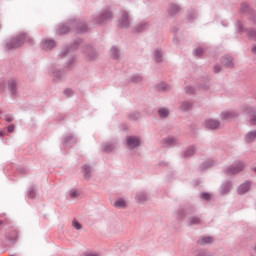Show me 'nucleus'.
I'll return each instance as SVG.
<instances>
[{"label": "nucleus", "mask_w": 256, "mask_h": 256, "mask_svg": "<svg viewBox=\"0 0 256 256\" xmlns=\"http://www.w3.org/2000/svg\"><path fill=\"white\" fill-rule=\"evenodd\" d=\"M27 36L25 34H21L20 36L13 38L9 42L6 43V49L11 50V49H17V47H21L23 43H25V39Z\"/></svg>", "instance_id": "1"}, {"label": "nucleus", "mask_w": 256, "mask_h": 256, "mask_svg": "<svg viewBox=\"0 0 256 256\" xmlns=\"http://www.w3.org/2000/svg\"><path fill=\"white\" fill-rule=\"evenodd\" d=\"M244 167H245V164H243L242 162H239L231 166L230 168H228L226 170V173H228V175H237V173H240V171H243Z\"/></svg>", "instance_id": "2"}, {"label": "nucleus", "mask_w": 256, "mask_h": 256, "mask_svg": "<svg viewBox=\"0 0 256 256\" xmlns=\"http://www.w3.org/2000/svg\"><path fill=\"white\" fill-rule=\"evenodd\" d=\"M140 141L137 137L130 136L127 138V145L131 147V149H135V147H139Z\"/></svg>", "instance_id": "3"}, {"label": "nucleus", "mask_w": 256, "mask_h": 256, "mask_svg": "<svg viewBox=\"0 0 256 256\" xmlns=\"http://www.w3.org/2000/svg\"><path fill=\"white\" fill-rule=\"evenodd\" d=\"M237 117V113L231 111L222 112L223 121H231V119H235Z\"/></svg>", "instance_id": "4"}, {"label": "nucleus", "mask_w": 256, "mask_h": 256, "mask_svg": "<svg viewBox=\"0 0 256 256\" xmlns=\"http://www.w3.org/2000/svg\"><path fill=\"white\" fill-rule=\"evenodd\" d=\"M250 188L251 184L249 182H245L244 184L240 185L238 188L239 195H245Z\"/></svg>", "instance_id": "5"}, {"label": "nucleus", "mask_w": 256, "mask_h": 256, "mask_svg": "<svg viewBox=\"0 0 256 256\" xmlns=\"http://www.w3.org/2000/svg\"><path fill=\"white\" fill-rule=\"evenodd\" d=\"M205 126L207 129H217L219 127V121L217 120H206Z\"/></svg>", "instance_id": "6"}, {"label": "nucleus", "mask_w": 256, "mask_h": 256, "mask_svg": "<svg viewBox=\"0 0 256 256\" xmlns=\"http://www.w3.org/2000/svg\"><path fill=\"white\" fill-rule=\"evenodd\" d=\"M43 43V49H53L55 47V41L53 40H45Z\"/></svg>", "instance_id": "7"}, {"label": "nucleus", "mask_w": 256, "mask_h": 256, "mask_svg": "<svg viewBox=\"0 0 256 256\" xmlns=\"http://www.w3.org/2000/svg\"><path fill=\"white\" fill-rule=\"evenodd\" d=\"M114 207H117L118 209H125V207H127V202H125L123 199H118L114 203Z\"/></svg>", "instance_id": "8"}, {"label": "nucleus", "mask_w": 256, "mask_h": 256, "mask_svg": "<svg viewBox=\"0 0 256 256\" xmlns=\"http://www.w3.org/2000/svg\"><path fill=\"white\" fill-rule=\"evenodd\" d=\"M256 139V132H250L246 134L245 141L247 143H251L252 141H255Z\"/></svg>", "instance_id": "9"}, {"label": "nucleus", "mask_w": 256, "mask_h": 256, "mask_svg": "<svg viewBox=\"0 0 256 256\" xmlns=\"http://www.w3.org/2000/svg\"><path fill=\"white\" fill-rule=\"evenodd\" d=\"M223 65H226V67H233V58L231 57H224L222 59Z\"/></svg>", "instance_id": "10"}, {"label": "nucleus", "mask_w": 256, "mask_h": 256, "mask_svg": "<svg viewBox=\"0 0 256 256\" xmlns=\"http://www.w3.org/2000/svg\"><path fill=\"white\" fill-rule=\"evenodd\" d=\"M247 113L249 114V117H250V123L252 125H256V115H255V111L251 110H247Z\"/></svg>", "instance_id": "11"}, {"label": "nucleus", "mask_w": 256, "mask_h": 256, "mask_svg": "<svg viewBox=\"0 0 256 256\" xmlns=\"http://www.w3.org/2000/svg\"><path fill=\"white\" fill-rule=\"evenodd\" d=\"M83 173H84V177L86 179H89V177H91V175L89 173H91V168L87 165L83 166Z\"/></svg>", "instance_id": "12"}, {"label": "nucleus", "mask_w": 256, "mask_h": 256, "mask_svg": "<svg viewBox=\"0 0 256 256\" xmlns=\"http://www.w3.org/2000/svg\"><path fill=\"white\" fill-rule=\"evenodd\" d=\"M198 243H200V245H205V243H213V238L204 237L201 240H199Z\"/></svg>", "instance_id": "13"}, {"label": "nucleus", "mask_w": 256, "mask_h": 256, "mask_svg": "<svg viewBox=\"0 0 256 256\" xmlns=\"http://www.w3.org/2000/svg\"><path fill=\"white\" fill-rule=\"evenodd\" d=\"M158 114L161 117H167V115H169V110H167L166 108H161L158 110Z\"/></svg>", "instance_id": "14"}, {"label": "nucleus", "mask_w": 256, "mask_h": 256, "mask_svg": "<svg viewBox=\"0 0 256 256\" xmlns=\"http://www.w3.org/2000/svg\"><path fill=\"white\" fill-rule=\"evenodd\" d=\"M195 153V148H189L186 153L185 156L186 157H191V155H193Z\"/></svg>", "instance_id": "15"}, {"label": "nucleus", "mask_w": 256, "mask_h": 256, "mask_svg": "<svg viewBox=\"0 0 256 256\" xmlns=\"http://www.w3.org/2000/svg\"><path fill=\"white\" fill-rule=\"evenodd\" d=\"M194 55H196L197 57H201V55H203V48H197L194 51Z\"/></svg>", "instance_id": "16"}, {"label": "nucleus", "mask_w": 256, "mask_h": 256, "mask_svg": "<svg viewBox=\"0 0 256 256\" xmlns=\"http://www.w3.org/2000/svg\"><path fill=\"white\" fill-rule=\"evenodd\" d=\"M182 109H183V111H187V110L191 109V103L185 102L182 105Z\"/></svg>", "instance_id": "17"}, {"label": "nucleus", "mask_w": 256, "mask_h": 256, "mask_svg": "<svg viewBox=\"0 0 256 256\" xmlns=\"http://www.w3.org/2000/svg\"><path fill=\"white\" fill-rule=\"evenodd\" d=\"M175 141H176L175 138L170 137L165 140V143H166V145H173L175 143Z\"/></svg>", "instance_id": "18"}, {"label": "nucleus", "mask_w": 256, "mask_h": 256, "mask_svg": "<svg viewBox=\"0 0 256 256\" xmlns=\"http://www.w3.org/2000/svg\"><path fill=\"white\" fill-rule=\"evenodd\" d=\"M72 225L75 227V229H81V223H79L77 220H73Z\"/></svg>", "instance_id": "19"}, {"label": "nucleus", "mask_w": 256, "mask_h": 256, "mask_svg": "<svg viewBox=\"0 0 256 256\" xmlns=\"http://www.w3.org/2000/svg\"><path fill=\"white\" fill-rule=\"evenodd\" d=\"M70 195H71V197H79V195H81V193L77 190H72L70 192Z\"/></svg>", "instance_id": "20"}, {"label": "nucleus", "mask_w": 256, "mask_h": 256, "mask_svg": "<svg viewBox=\"0 0 256 256\" xmlns=\"http://www.w3.org/2000/svg\"><path fill=\"white\" fill-rule=\"evenodd\" d=\"M201 198L205 199L206 201H209V199H211V195L208 193H203L201 194Z\"/></svg>", "instance_id": "21"}, {"label": "nucleus", "mask_w": 256, "mask_h": 256, "mask_svg": "<svg viewBox=\"0 0 256 256\" xmlns=\"http://www.w3.org/2000/svg\"><path fill=\"white\" fill-rule=\"evenodd\" d=\"M111 17V12H106L105 14L102 15V20L110 19Z\"/></svg>", "instance_id": "22"}, {"label": "nucleus", "mask_w": 256, "mask_h": 256, "mask_svg": "<svg viewBox=\"0 0 256 256\" xmlns=\"http://www.w3.org/2000/svg\"><path fill=\"white\" fill-rule=\"evenodd\" d=\"M198 223H201V220L199 218H193L191 220V225H198Z\"/></svg>", "instance_id": "23"}, {"label": "nucleus", "mask_w": 256, "mask_h": 256, "mask_svg": "<svg viewBox=\"0 0 256 256\" xmlns=\"http://www.w3.org/2000/svg\"><path fill=\"white\" fill-rule=\"evenodd\" d=\"M249 37H256V31L255 30H251L248 32Z\"/></svg>", "instance_id": "24"}, {"label": "nucleus", "mask_w": 256, "mask_h": 256, "mask_svg": "<svg viewBox=\"0 0 256 256\" xmlns=\"http://www.w3.org/2000/svg\"><path fill=\"white\" fill-rule=\"evenodd\" d=\"M15 87H16L15 82H11V83L9 84V89H11L12 93H13V89H14Z\"/></svg>", "instance_id": "25"}, {"label": "nucleus", "mask_w": 256, "mask_h": 256, "mask_svg": "<svg viewBox=\"0 0 256 256\" xmlns=\"http://www.w3.org/2000/svg\"><path fill=\"white\" fill-rule=\"evenodd\" d=\"M127 25H129V22L127 21V14H125L123 26L127 27Z\"/></svg>", "instance_id": "26"}, {"label": "nucleus", "mask_w": 256, "mask_h": 256, "mask_svg": "<svg viewBox=\"0 0 256 256\" xmlns=\"http://www.w3.org/2000/svg\"><path fill=\"white\" fill-rule=\"evenodd\" d=\"M14 130H15V126H9L8 127V132L9 133H13Z\"/></svg>", "instance_id": "27"}, {"label": "nucleus", "mask_w": 256, "mask_h": 256, "mask_svg": "<svg viewBox=\"0 0 256 256\" xmlns=\"http://www.w3.org/2000/svg\"><path fill=\"white\" fill-rule=\"evenodd\" d=\"M156 57H157V61H161V59H159V57H161V52L156 51Z\"/></svg>", "instance_id": "28"}, {"label": "nucleus", "mask_w": 256, "mask_h": 256, "mask_svg": "<svg viewBox=\"0 0 256 256\" xmlns=\"http://www.w3.org/2000/svg\"><path fill=\"white\" fill-rule=\"evenodd\" d=\"M29 197H31V199H33V197H35V191L34 190L30 191Z\"/></svg>", "instance_id": "29"}, {"label": "nucleus", "mask_w": 256, "mask_h": 256, "mask_svg": "<svg viewBox=\"0 0 256 256\" xmlns=\"http://www.w3.org/2000/svg\"><path fill=\"white\" fill-rule=\"evenodd\" d=\"M214 71H215V73H219V71H221V69L219 68V66H215Z\"/></svg>", "instance_id": "30"}, {"label": "nucleus", "mask_w": 256, "mask_h": 256, "mask_svg": "<svg viewBox=\"0 0 256 256\" xmlns=\"http://www.w3.org/2000/svg\"><path fill=\"white\" fill-rule=\"evenodd\" d=\"M85 256H97V254L89 252V253H86Z\"/></svg>", "instance_id": "31"}, {"label": "nucleus", "mask_w": 256, "mask_h": 256, "mask_svg": "<svg viewBox=\"0 0 256 256\" xmlns=\"http://www.w3.org/2000/svg\"><path fill=\"white\" fill-rule=\"evenodd\" d=\"M229 189H231V185H227V190L226 191H224V193H227V191H229Z\"/></svg>", "instance_id": "32"}, {"label": "nucleus", "mask_w": 256, "mask_h": 256, "mask_svg": "<svg viewBox=\"0 0 256 256\" xmlns=\"http://www.w3.org/2000/svg\"><path fill=\"white\" fill-rule=\"evenodd\" d=\"M65 30H60V33H67V28H64Z\"/></svg>", "instance_id": "33"}, {"label": "nucleus", "mask_w": 256, "mask_h": 256, "mask_svg": "<svg viewBox=\"0 0 256 256\" xmlns=\"http://www.w3.org/2000/svg\"><path fill=\"white\" fill-rule=\"evenodd\" d=\"M252 52L256 53V45L252 48Z\"/></svg>", "instance_id": "34"}, {"label": "nucleus", "mask_w": 256, "mask_h": 256, "mask_svg": "<svg viewBox=\"0 0 256 256\" xmlns=\"http://www.w3.org/2000/svg\"><path fill=\"white\" fill-rule=\"evenodd\" d=\"M112 51H114L115 55H117V49L116 48H112Z\"/></svg>", "instance_id": "35"}, {"label": "nucleus", "mask_w": 256, "mask_h": 256, "mask_svg": "<svg viewBox=\"0 0 256 256\" xmlns=\"http://www.w3.org/2000/svg\"><path fill=\"white\" fill-rule=\"evenodd\" d=\"M162 89H167V85L162 84Z\"/></svg>", "instance_id": "36"}, {"label": "nucleus", "mask_w": 256, "mask_h": 256, "mask_svg": "<svg viewBox=\"0 0 256 256\" xmlns=\"http://www.w3.org/2000/svg\"><path fill=\"white\" fill-rule=\"evenodd\" d=\"M187 93H193V89H191V91L187 90Z\"/></svg>", "instance_id": "37"}, {"label": "nucleus", "mask_w": 256, "mask_h": 256, "mask_svg": "<svg viewBox=\"0 0 256 256\" xmlns=\"http://www.w3.org/2000/svg\"><path fill=\"white\" fill-rule=\"evenodd\" d=\"M65 93H66V94H67V93H71V91H70V90H66Z\"/></svg>", "instance_id": "38"}, {"label": "nucleus", "mask_w": 256, "mask_h": 256, "mask_svg": "<svg viewBox=\"0 0 256 256\" xmlns=\"http://www.w3.org/2000/svg\"><path fill=\"white\" fill-rule=\"evenodd\" d=\"M176 11H179V7L175 6Z\"/></svg>", "instance_id": "39"}, {"label": "nucleus", "mask_w": 256, "mask_h": 256, "mask_svg": "<svg viewBox=\"0 0 256 256\" xmlns=\"http://www.w3.org/2000/svg\"><path fill=\"white\" fill-rule=\"evenodd\" d=\"M0 225H2V222L0 221Z\"/></svg>", "instance_id": "40"}]
</instances>
